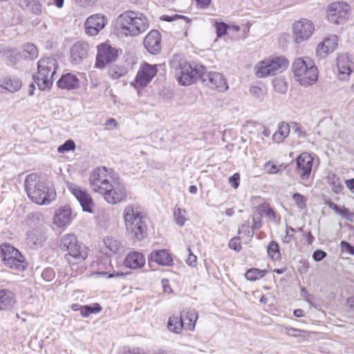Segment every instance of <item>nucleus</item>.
Here are the masks:
<instances>
[{
	"label": "nucleus",
	"instance_id": "1",
	"mask_svg": "<svg viewBox=\"0 0 354 354\" xmlns=\"http://www.w3.org/2000/svg\"><path fill=\"white\" fill-rule=\"evenodd\" d=\"M26 192L28 198L38 205H49L55 200L57 194L53 189L45 187L36 174L26 176L24 181Z\"/></svg>",
	"mask_w": 354,
	"mask_h": 354
},
{
	"label": "nucleus",
	"instance_id": "2",
	"mask_svg": "<svg viewBox=\"0 0 354 354\" xmlns=\"http://www.w3.org/2000/svg\"><path fill=\"white\" fill-rule=\"evenodd\" d=\"M118 30L125 36H138L149 26L147 17L140 12L131 10L122 13L116 21Z\"/></svg>",
	"mask_w": 354,
	"mask_h": 354
},
{
	"label": "nucleus",
	"instance_id": "3",
	"mask_svg": "<svg viewBox=\"0 0 354 354\" xmlns=\"http://www.w3.org/2000/svg\"><path fill=\"white\" fill-rule=\"evenodd\" d=\"M58 63L55 58L46 57L37 62V73L33 75L35 82L40 90L49 89L56 76Z\"/></svg>",
	"mask_w": 354,
	"mask_h": 354
},
{
	"label": "nucleus",
	"instance_id": "4",
	"mask_svg": "<svg viewBox=\"0 0 354 354\" xmlns=\"http://www.w3.org/2000/svg\"><path fill=\"white\" fill-rule=\"evenodd\" d=\"M174 70L175 77L181 86H189L198 78H201L205 68L202 65H192L185 61L173 60L171 63Z\"/></svg>",
	"mask_w": 354,
	"mask_h": 354
},
{
	"label": "nucleus",
	"instance_id": "5",
	"mask_svg": "<svg viewBox=\"0 0 354 354\" xmlns=\"http://www.w3.org/2000/svg\"><path fill=\"white\" fill-rule=\"evenodd\" d=\"M292 71L296 80L304 86L315 84L318 79L317 68L309 57L296 59Z\"/></svg>",
	"mask_w": 354,
	"mask_h": 354
},
{
	"label": "nucleus",
	"instance_id": "6",
	"mask_svg": "<svg viewBox=\"0 0 354 354\" xmlns=\"http://www.w3.org/2000/svg\"><path fill=\"white\" fill-rule=\"evenodd\" d=\"M123 217L127 231L137 239H142L146 234L147 226L139 208L132 205H127L124 210Z\"/></svg>",
	"mask_w": 354,
	"mask_h": 354
},
{
	"label": "nucleus",
	"instance_id": "7",
	"mask_svg": "<svg viewBox=\"0 0 354 354\" xmlns=\"http://www.w3.org/2000/svg\"><path fill=\"white\" fill-rule=\"evenodd\" d=\"M60 245L68 252L65 257L71 264H77L87 257V251L84 246L78 243L74 234H65L62 237Z\"/></svg>",
	"mask_w": 354,
	"mask_h": 354
},
{
	"label": "nucleus",
	"instance_id": "8",
	"mask_svg": "<svg viewBox=\"0 0 354 354\" xmlns=\"http://www.w3.org/2000/svg\"><path fill=\"white\" fill-rule=\"evenodd\" d=\"M0 257L4 266L11 269L23 271L26 268L24 257L10 244L0 245Z\"/></svg>",
	"mask_w": 354,
	"mask_h": 354
},
{
	"label": "nucleus",
	"instance_id": "9",
	"mask_svg": "<svg viewBox=\"0 0 354 354\" xmlns=\"http://www.w3.org/2000/svg\"><path fill=\"white\" fill-rule=\"evenodd\" d=\"M288 65V60L283 57H270L259 62L255 66L256 75L258 77H264L281 73L287 68Z\"/></svg>",
	"mask_w": 354,
	"mask_h": 354
},
{
	"label": "nucleus",
	"instance_id": "10",
	"mask_svg": "<svg viewBox=\"0 0 354 354\" xmlns=\"http://www.w3.org/2000/svg\"><path fill=\"white\" fill-rule=\"evenodd\" d=\"M112 171L106 167L95 168L89 176L91 188L93 192L100 194L105 187H109V184L115 178Z\"/></svg>",
	"mask_w": 354,
	"mask_h": 354
},
{
	"label": "nucleus",
	"instance_id": "11",
	"mask_svg": "<svg viewBox=\"0 0 354 354\" xmlns=\"http://www.w3.org/2000/svg\"><path fill=\"white\" fill-rule=\"evenodd\" d=\"M109 187H105L100 193L109 204H116L125 200L127 196L126 187L123 182L117 176L111 182Z\"/></svg>",
	"mask_w": 354,
	"mask_h": 354
},
{
	"label": "nucleus",
	"instance_id": "12",
	"mask_svg": "<svg viewBox=\"0 0 354 354\" xmlns=\"http://www.w3.org/2000/svg\"><path fill=\"white\" fill-rule=\"evenodd\" d=\"M350 6L344 1L330 3L327 9L328 20L335 24H344L349 17Z\"/></svg>",
	"mask_w": 354,
	"mask_h": 354
},
{
	"label": "nucleus",
	"instance_id": "13",
	"mask_svg": "<svg viewBox=\"0 0 354 354\" xmlns=\"http://www.w3.org/2000/svg\"><path fill=\"white\" fill-rule=\"evenodd\" d=\"M314 31L313 23L306 18L300 19L292 25L293 37L297 44L308 40L313 35Z\"/></svg>",
	"mask_w": 354,
	"mask_h": 354
},
{
	"label": "nucleus",
	"instance_id": "14",
	"mask_svg": "<svg viewBox=\"0 0 354 354\" xmlns=\"http://www.w3.org/2000/svg\"><path fill=\"white\" fill-rule=\"evenodd\" d=\"M157 72L156 65L145 62L140 66L135 81L131 84L136 88L145 87L156 76Z\"/></svg>",
	"mask_w": 354,
	"mask_h": 354
},
{
	"label": "nucleus",
	"instance_id": "15",
	"mask_svg": "<svg viewBox=\"0 0 354 354\" xmlns=\"http://www.w3.org/2000/svg\"><path fill=\"white\" fill-rule=\"evenodd\" d=\"M66 187L68 190L78 201L82 207V210L91 213L93 212V203L91 196L86 190L73 183H68Z\"/></svg>",
	"mask_w": 354,
	"mask_h": 354
},
{
	"label": "nucleus",
	"instance_id": "16",
	"mask_svg": "<svg viewBox=\"0 0 354 354\" xmlns=\"http://www.w3.org/2000/svg\"><path fill=\"white\" fill-rule=\"evenodd\" d=\"M201 79L206 86L218 91H225L228 88L225 78L219 73L209 72L206 73L205 71Z\"/></svg>",
	"mask_w": 354,
	"mask_h": 354
},
{
	"label": "nucleus",
	"instance_id": "17",
	"mask_svg": "<svg viewBox=\"0 0 354 354\" xmlns=\"http://www.w3.org/2000/svg\"><path fill=\"white\" fill-rule=\"evenodd\" d=\"M118 50L107 44H102L97 47L95 66L97 68H102L106 64L116 59Z\"/></svg>",
	"mask_w": 354,
	"mask_h": 354
},
{
	"label": "nucleus",
	"instance_id": "18",
	"mask_svg": "<svg viewBox=\"0 0 354 354\" xmlns=\"http://www.w3.org/2000/svg\"><path fill=\"white\" fill-rule=\"evenodd\" d=\"M313 158L307 152L301 153L297 158V170L301 179L309 178L312 171Z\"/></svg>",
	"mask_w": 354,
	"mask_h": 354
},
{
	"label": "nucleus",
	"instance_id": "19",
	"mask_svg": "<svg viewBox=\"0 0 354 354\" xmlns=\"http://www.w3.org/2000/svg\"><path fill=\"white\" fill-rule=\"evenodd\" d=\"M106 24L104 16L100 14L91 15L85 22L86 32L90 36H95L104 28Z\"/></svg>",
	"mask_w": 354,
	"mask_h": 354
},
{
	"label": "nucleus",
	"instance_id": "20",
	"mask_svg": "<svg viewBox=\"0 0 354 354\" xmlns=\"http://www.w3.org/2000/svg\"><path fill=\"white\" fill-rule=\"evenodd\" d=\"M338 37L335 35H330L319 43L316 48L317 55L321 57H326L329 53L333 52L337 46Z\"/></svg>",
	"mask_w": 354,
	"mask_h": 354
},
{
	"label": "nucleus",
	"instance_id": "21",
	"mask_svg": "<svg viewBox=\"0 0 354 354\" xmlns=\"http://www.w3.org/2000/svg\"><path fill=\"white\" fill-rule=\"evenodd\" d=\"M161 36L158 30H151L145 37L143 44L145 48L151 54H157L160 51Z\"/></svg>",
	"mask_w": 354,
	"mask_h": 354
},
{
	"label": "nucleus",
	"instance_id": "22",
	"mask_svg": "<svg viewBox=\"0 0 354 354\" xmlns=\"http://www.w3.org/2000/svg\"><path fill=\"white\" fill-rule=\"evenodd\" d=\"M88 45L84 42H77L71 48V60L74 64H80L87 57Z\"/></svg>",
	"mask_w": 354,
	"mask_h": 354
},
{
	"label": "nucleus",
	"instance_id": "23",
	"mask_svg": "<svg viewBox=\"0 0 354 354\" xmlns=\"http://www.w3.org/2000/svg\"><path fill=\"white\" fill-rule=\"evenodd\" d=\"M73 218L71 208L68 205H64L55 212L53 223L58 227H65L72 221Z\"/></svg>",
	"mask_w": 354,
	"mask_h": 354
},
{
	"label": "nucleus",
	"instance_id": "24",
	"mask_svg": "<svg viewBox=\"0 0 354 354\" xmlns=\"http://www.w3.org/2000/svg\"><path fill=\"white\" fill-rule=\"evenodd\" d=\"M151 261L157 263L164 266H170L173 264V258L167 250L153 251L149 257V263Z\"/></svg>",
	"mask_w": 354,
	"mask_h": 354
},
{
	"label": "nucleus",
	"instance_id": "25",
	"mask_svg": "<svg viewBox=\"0 0 354 354\" xmlns=\"http://www.w3.org/2000/svg\"><path fill=\"white\" fill-rule=\"evenodd\" d=\"M145 256L138 252H132L129 253L124 260L125 266L133 270L141 268L145 266Z\"/></svg>",
	"mask_w": 354,
	"mask_h": 354
},
{
	"label": "nucleus",
	"instance_id": "26",
	"mask_svg": "<svg viewBox=\"0 0 354 354\" xmlns=\"http://www.w3.org/2000/svg\"><path fill=\"white\" fill-rule=\"evenodd\" d=\"M104 249L103 252L107 256L118 253L123 250L122 242L112 236L106 237L104 241Z\"/></svg>",
	"mask_w": 354,
	"mask_h": 354
},
{
	"label": "nucleus",
	"instance_id": "27",
	"mask_svg": "<svg viewBox=\"0 0 354 354\" xmlns=\"http://www.w3.org/2000/svg\"><path fill=\"white\" fill-rule=\"evenodd\" d=\"M57 84L59 88L73 90L78 87L79 80L75 75L68 73L62 75Z\"/></svg>",
	"mask_w": 354,
	"mask_h": 354
},
{
	"label": "nucleus",
	"instance_id": "28",
	"mask_svg": "<svg viewBox=\"0 0 354 354\" xmlns=\"http://www.w3.org/2000/svg\"><path fill=\"white\" fill-rule=\"evenodd\" d=\"M351 62L346 55H340L337 58V67L339 71V78L346 80L351 73Z\"/></svg>",
	"mask_w": 354,
	"mask_h": 354
},
{
	"label": "nucleus",
	"instance_id": "29",
	"mask_svg": "<svg viewBox=\"0 0 354 354\" xmlns=\"http://www.w3.org/2000/svg\"><path fill=\"white\" fill-rule=\"evenodd\" d=\"M44 237L37 230L33 229L27 232V244L31 248H38L41 246Z\"/></svg>",
	"mask_w": 354,
	"mask_h": 354
},
{
	"label": "nucleus",
	"instance_id": "30",
	"mask_svg": "<svg viewBox=\"0 0 354 354\" xmlns=\"http://www.w3.org/2000/svg\"><path fill=\"white\" fill-rule=\"evenodd\" d=\"M15 303L14 294L8 290H0V310H6L11 308Z\"/></svg>",
	"mask_w": 354,
	"mask_h": 354
},
{
	"label": "nucleus",
	"instance_id": "31",
	"mask_svg": "<svg viewBox=\"0 0 354 354\" xmlns=\"http://www.w3.org/2000/svg\"><path fill=\"white\" fill-rule=\"evenodd\" d=\"M290 126L286 122H281L278 125V131L272 136L274 142L281 143L289 136Z\"/></svg>",
	"mask_w": 354,
	"mask_h": 354
},
{
	"label": "nucleus",
	"instance_id": "32",
	"mask_svg": "<svg viewBox=\"0 0 354 354\" xmlns=\"http://www.w3.org/2000/svg\"><path fill=\"white\" fill-rule=\"evenodd\" d=\"M180 317H183V324L186 325L187 329L190 330L194 329L196 322L198 319V313L194 309H189L185 314Z\"/></svg>",
	"mask_w": 354,
	"mask_h": 354
},
{
	"label": "nucleus",
	"instance_id": "33",
	"mask_svg": "<svg viewBox=\"0 0 354 354\" xmlns=\"http://www.w3.org/2000/svg\"><path fill=\"white\" fill-rule=\"evenodd\" d=\"M3 87L10 92H16L20 89L21 82L16 77H6L2 82Z\"/></svg>",
	"mask_w": 354,
	"mask_h": 354
},
{
	"label": "nucleus",
	"instance_id": "34",
	"mask_svg": "<svg viewBox=\"0 0 354 354\" xmlns=\"http://www.w3.org/2000/svg\"><path fill=\"white\" fill-rule=\"evenodd\" d=\"M183 317H170L168 321V329L175 333L179 334L182 332L183 328Z\"/></svg>",
	"mask_w": 354,
	"mask_h": 354
},
{
	"label": "nucleus",
	"instance_id": "35",
	"mask_svg": "<svg viewBox=\"0 0 354 354\" xmlns=\"http://www.w3.org/2000/svg\"><path fill=\"white\" fill-rule=\"evenodd\" d=\"M127 70L123 66L111 65L109 68L108 74L110 78L116 80L126 75Z\"/></svg>",
	"mask_w": 354,
	"mask_h": 354
},
{
	"label": "nucleus",
	"instance_id": "36",
	"mask_svg": "<svg viewBox=\"0 0 354 354\" xmlns=\"http://www.w3.org/2000/svg\"><path fill=\"white\" fill-rule=\"evenodd\" d=\"M278 330L281 333L292 337H305V334L307 333V332L305 330L297 329L290 326H286L284 325H279L278 327Z\"/></svg>",
	"mask_w": 354,
	"mask_h": 354
},
{
	"label": "nucleus",
	"instance_id": "37",
	"mask_svg": "<svg viewBox=\"0 0 354 354\" xmlns=\"http://www.w3.org/2000/svg\"><path fill=\"white\" fill-rule=\"evenodd\" d=\"M22 56L26 59H35L38 56V50L33 44L27 43L23 46Z\"/></svg>",
	"mask_w": 354,
	"mask_h": 354
},
{
	"label": "nucleus",
	"instance_id": "38",
	"mask_svg": "<svg viewBox=\"0 0 354 354\" xmlns=\"http://www.w3.org/2000/svg\"><path fill=\"white\" fill-rule=\"evenodd\" d=\"M266 272L264 270H260L258 268H251L248 270L245 276V278L250 281H255L263 277Z\"/></svg>",
	"mask_w": 354,
	"mask_h": 354
},
{
	"label": "nucleus",
	"instance_id": "39",
	"mask_svg": "<svg viewBox=\"0 0 354 354\" xmlns=\"http://www.w3.org/2000/svg\"><path fill=\"white\" fill-rule=\"evenodd\" d=\"M267 252L269 257L273 260L279 259L281 257L279 246L276 241H271L269 243L267 248Z\"/></svg>",
	"mask_w": 354,
	"mask_h": 354
},
{
	"label": "nucleus",
	"instance_id": "40",
	"mask_svg": "<svg viewBox=\"0 0 354 354\" xmlns=\"http://www.w3.org/2000/svg\"><path fill=\"white\" fill-rule=\"evenodd\" d=\"M286 167H284L283 165H275L273 162L268 161L264 165V169L266 171V173L270 174H274L280 173L281 171H283L285 169Z\"/></svg>",
	"mask_w": 354,
	"mask_h": 354
},
{
	"label": "nucleus",
	"instance_id": "41",
	"mask_svg": "<svg viewBox=\"0 0 354 354\" xmlns=\"http://www.w3.org/2000/svg\"><path fill=\"white\" fill-rule=\"evenodd\" d=\"M174 218L177 225L183 226L186 221V211L179 207H176L174 210Z\"/></svg>",
	"mask_w": 354,
	"mask_h": 354
},
{
	"label": "nucleus",
	"instance_id": "42",
	"mask_svg": "<svg viewBox=\"0 0 354 354\" xmlns=\"http://www.w3.org/2000/svg\"><path fill=\"white\" fill-rule=\"evenodd\" d=\"M329 183L334 192L339 194L342 191L343 185L340 183L335 174H333L329 176Z\"/></svg>",
	"mask_w": 354,
	"mask_h": 354
},
{
	"label": "nucleus",
	"instance_id": "43",
	"mask_svg": "<svg viewBox=\"0 0 354 354\" xmlns=\"http://www.w3.org/2000/svg\"><path fill=\"white\" fill-rule=\"evenodd\" d=\"M28 9L30 10L35 15H39L41 13V5L38 1L32 0L28 3Z\"/></svg>",
	"mask_w": 354,
	"mask_h": 354
},
{
	"label": "nucleus",
	"instance_id": "44",
	"mask_svg": "<svg viewBox=\"0 0 354 354\" xmlns=\"http://www.w3.org/2000/svg\"><path fill=\"white\" fill-rule=\"evenodd\" d=\"M292 198L298 207L304 209L306 207V198L303 195L295 193L293 194Z\"/></svg>",
	"mask_w": 354,
	"mask_h": 354
},
{
	"label": "nucleus",
	"instance_id": "45",
	"mask_svg": "<svg viewBox=\"0 0 354 354\" xmlns=\"http://www.w3.org/2000/svg\"><path fill=\"white\" fill-rule=\"evenodd\" d=\"M215 28L217 37H221L225 35L228 26L224 22H215Z\"/></svg>",
	"mask_w": 354,
	"mask_h": 354
},
{
	"label": "nucleus",
	"instance_id": "46",
	"mask_svg": "<svg viewBox=\"0 0 354 354\" xmlns=\"http://www.w3.org/2000/svg\"><path fill=\"white\" fill-rule=\"evenodd\" d=\"M75 148V142L71 140H68L63 145H60L58 147V151L59 153H64L66 151H69L71 150H73Z\"/></svg>",
	"mask_w": 354,
	"mask_h": 354
},
{
	"label": "nucleus",
	"instance_id": "47",
	"mask_svg": "<svg viewBox=\"0 0 354 354\" xmlns=\"http://www.w3.org/2000/svg\"><path fill=\"white\" fill-rule=\"evenodd\" d=\"M228 246L230 249L234 250L236 252H239L241 248V244L240 242V238L239 236L233 237L228 243Z\"/></svg>",
	"mask_w": 354,
	"mask_h": 354
},
{
	"label": "nucleus",
	"instance_id": "48",
	"mask_svg": "<svg viewBox=\"0 0 354 354\" xmlns=\"http://www.w3.org/2000/svg\"><path fill=\"white\" fill-rule=\"evenodd\" d=\"M341 250L343 252H346L351 255H354V247L349 243L342 241L340 243Z\"/></svg>",
	"mask_w": 354,
	"mask_h": 354
},
{
	"label": "nucleus",
	"instance_id": "49",
	"mask_svg": "<svg viewBox=\"0 0 354 354\" xmlns=\"http://www.w3.org/2000/svg\"><path fill=\"white\" fill-rule=\"evenodd\" d=\"M295 229L292 227L287 226L286 231V236L283 239V241L284 243H290L294 238L295 236Z\"/></svg>",
	"mask_w": 354,
	"mask_h": 354
},
{
	"label": "nucleus",
	"instance_id": "50",
	"mask_svg": "<svg viewBox=\"0 0 354 354\" xmlns=\"http://www.w3.org/2000/svg\"><path fill=\"white\" fill-rule=\"evenodd\" d=\"M187 251L188 252V257L186 259L187 264L192 267H196L197 261L196 256L192 253L189 248H187Z\"/></svg>",
	"mask_w": 354,
	"mask_h": 354
},
{
	"label": "nucleus",
	"instance_id": "51",
	"mask_svg": "<svg viewBox=\"0 0 354 354\" xmlns=\"http://www.w3.org/2000/svg\"><path fill=\"white\" fill-rule=\"evenodd\" d=\"M274 86L279 93H283L287 91L286 84L283 80H275L274 82Z\"/></svg>",
	"mask_w": 354,
	"mask_h": 354
},
{
	"label": "nucleus",
	"instance_id": "52",
	"mask_svg": "<svg viewBox=\"0 0 354 354\" xmlns=\"http://www.w3.org/2000/svg\"><path fill=\"white\" fill-rule=\"evenodd\" d=\"M326 252L321 250H317L313 254V258L315 261H320L324 259L326 257Z\"/></svg>",
	"mask_w": 354,
	"mask_h": 354
},
{
	"label": "nucleus",
	"instance_id": "53",
	"mask_svg": "<svg viewBox=\"0 0 354 354\" xmlns=\"http://www.w3.org/2000/svg\"><path fill=\"white\" fill-rule=\"evenodd\" d=\"M84 306L89 315L93 313H97L102 310L101 306L97 303L94 304L93 306L86 305Z\"/></svg>",
	"mask_w": 354,
	"mask_h": 354
},
{
	"label": "nucleus",
	"instance_id": "54",
	"mask_svg": "<svg viewBox=\"0 0 354 354\" xmlns=\"http://www.w3.org/2000/svg\"><path fill=\"white\" fill-rule=\"evenodd\" d=\"M239 174L236 173L230 177L229 183L231 184L233 188L236 189L239 185Z\"/></svg>",
	"mask_w": 354,
	"mask_h": 354
},
{
	"label": "nucleus",
	"instance_id": "55",
	"mask_svg": "<svg viewBox=\"0 0 354 354\" xmlns=\"http://www.w3.org/2000/svg\"><path fill=\"white\" fill-rule=\"evenodd\" d=\"M250 93L257 97H261L264 94L263 90L259 86H252L250 88Z\"/></svg>",
	"mask_w": 354,
	"mask_h": 354
},
{
	"label": "nucleus",
	"instance_id": "56",
	"mask_svg": "<svg viewBox=\"0 0 354 354\" xmlns=\"http://www.w3.org/2000/svg\"><path fill=\"white\" fill-rule=\"evenodd\" d=\"M104 125L106 127V129H113L118 128V123L114 118H109L106 121Z\"/></svg>",
	"mask_w": 354,
	"mask_h": 354
},
{
	"label": "nucleus",
	"instance_id": "57",
	"mask_svg": "<svg viewBox=\"0 0 354 354\" xmlns=\"http://www.w3.org/2000/svg\"><path fill=\"white\" fill-rule=\"evenodd\" d=\"M263 208L264 209L263 211L266 215L272 220H274L276 218V214L274 211L269 207H264Z\"/></svg>",
	"mask_w": 354,
	"mask_h": 354
},
{
	"label": "nucleus",
	"instance_id": "58",
	"mask_svg": "<svg viewBox=\"0 0 354 354\" xmlns=\"http://www.w3.org/2000/svg\"><path fill=\"white\" fill-rule=\"evenodd\" d=\"M292 127L294 129L295 131L298 133L299 137H304L306 133L301 130L300 126L298 123L292 122L291 123Z\"/></svg>",
	"mask_w": 354,
	"mask_h": 354
},
{
	"label": "nucleus",
	"instance_id": "59",
	"mask_svg": "<svg viewBox=\"0 0 354 354\" xmlns=\"http://www.w3.org/2000/svg\"><path fill=\"white\" fill-rule=\"evenodd\" d=\"M162 285L165 292L171 293L172 290L169 284V280L167 279H162Z\"/></svg>",
	"mask_w": 354,
	"mask_h": 354
},
{
	"label": "nucleus",
	"instance_id": "60",
	"mask_svg": "<svg viewBox=\"0 0 354 354\" xmlns=\"http://www.w3.org/2000/svg\"><path fill=\"white\" fill-rule=\"evenodd\" d=\"M178 18H184V17L181 16V15H172V16H170V15H163L161 17V19H162L164 21H174L176 19H178Z\"/></svg>",
	"mask_w": 354,
	"mask_h": 354
},
{
	"label": "nucleus",
	"instance_id": "61",
	"mask_svg": "<svg viewBox=\"0 0 354 354\" xmlns=\"http://www.w3.org/2000/svg\"><path fill=\"white\" fill-rule=\"evenodd\" d=\"M301 295L308 302L310 303L311 295L309 294L306 288H302L301 289Z\"/></svg>",
	"mask_w": 354,
	"mask_h": 354
},
{
	"label": "nucleus",
	"instance_id": "62",
	"mask_svg": "<svg viewBox=\"0 0 354 354\" xmlns=\"http://www.w3.org/2000/svg\"><path fill=\"white\" fill-rule=\"evenodd\" d=\"M345 184L346 187L354 193V178L346 180Z\"/></svg>",
	"mask_w": 354,
	"mask_h": 354
},
{
	"label": "nucleus",
	"instance_id": "63",
	"mask_svg": "<svg viewBox=\"0 0 354 354\" xmlns=\"http://www.w3.org/2000/svg\"><path fill=\"white\" fill-rule=\"evenodd\" d=\"M198 5L202 8H207L211 3V0H196Z\"/></svg>",
	"mask_w": 354,
	"mask_h": 354
},
{
	"label": "nucleus",
	"instance_id": "64",
	"mask_svg": "<svg viewBox=\"0 0 354 354\" xmlns=\"http://www.w3.org/2000/svg\"><path fill=\"white\" fill-rule=\"evenodd\" d=\"M326 204H327L328 207L330 209H333L336 213L339 211V207L335 203L331 201H327L326 202Z\"/></svg>",
	"mask_w": 354,
	"mask_h": 354
}]
</instances>
